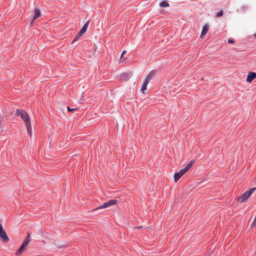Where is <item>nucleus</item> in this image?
<instances>
[{"label":"nucleus","instance_id":"obj_1","mask_svg":"<svg viewBox=\"0 0 256 256\" xmlns=\"http://www.w3.org/2000/svg\"><path fill=\"white\" fill-rule=\"evenodd\" d=\"M16 114L17 116H20L22 119L24 120L26 124L28 134L30 136H32V130L30 117L28 114L24 110L18 109L16 111Z\"/></svg>","mask_w":256,"mask_h":256},{"label":"nucleus","instance_id":"obj_6","mask_svg":"<svg viewBox=\"0 0 256 256\" xmlns=\"http://www.w3.org/2000/svg\"><path fill=\"white\" fill-rule=\"evenodd\" d=\"M256 78V73L254 72H250L246 78V82H251L254 78Z\"/></svg>","mask_w":256,"mask_h":256},{"label":"nucleus","instance_id":"obj_25","mask_svg":"<svg viewBox=\"0 0 256 256\" xmlns=\"http://www.w3.org/2000/svg\"><path fill=\"white\" fill-rule=\"evenodd\" d=\"M254 36L256 38V33L254 34Z\"/></svg>","mask_w":256,"mask_h":256},{"label":"nucleus","instance_id":"obj_22","mask_svg":"<svg viewBox=\"0 0 256 256\" xmlns=\"http://www.w3.org/2000/svg\"><path fill=\"white\" fill-rule=\"evenodd\" d=\"M36 19H34V16L32 18V21H31V22L30 24V25L32 26V23L34 22L35 20Z\"/></svg>","mask_w":256,"mask_h":256},{"label":"nucleus","instance_id":"obj_7","mask_svg":"<svg viewBox=\"0 0 256 256\" xmlns=\"http://www.w3.org/2000/svg\"><path fill=\"white\" fill-rule=\"evenodd\" d=\"M208 29H209L208 25V24H206L202 28L200 38L203 37L204 36H205L206 34V33L208 32Z\"/></svg>","mask_w":256,"mask_h":256},{"label":"nucleus","instance_id":"obj_9","mask_svg":"<svg viewBox=\"0 0 256 256\" xmlns=\"http://www.w3.org/2000/svg\"><path fill=\"white\" fill-rule=\"evenodd\" d=\"M156 74V72L154 70H152L148 75L146 78L144 80H147L148 82L153 78L154 76Z\"/></svg>","mask_w":256,"mask_h":256},{"label":"nucleus","instance_id":"obj_21","mask_svg":"<svg viewBox=\"0 0 256 256\" xmlns=\"http://www.w3.org/2000/svg\"><path fill=\"white\" fill-rule=\"evenodd\" d=\"M228 42H229L230 44H233L234 43V40H232V39H228Z\"/></svg>","mask_w":256,"mask_h":256},{"label":"nucleus","instance_id":"obj_19","mask_svg":"<svg viewBox=\"0 0 256 256\" xmlns=\"http://www.w3.org/2000/svg\"><path fill=\"white\" fill-rule=\"evenodd\" d=\"M256 226V217L254 218V221L251 224L250 227L251 228H254V227Z\"/></svg>","mask_w":256,"mask_h":256},{"label":"nucleus","instance_id":"obj_8","mask_svg":"<svg viewBox=\"0 0 256 256\" xmlns=\"http://www.w3.org/2000/svg\"><path fill=\"white\" fill-rule=\"evenodd\" d=\"M88 24H89V20L87 21L85 23V24L84 25L82 28L79 32L80 33V34H82V35H83L86 32Z\"/></svg>","mask_w":256,"mask_h":256},{"label":"nucleus","instance_id":"obj_17","mask_svg":"<svg viewBox=\"0 0 256 256\" xmlns=\"http://www.w3.org/2000/svg\"><path fill=\"white\" fill-rule=\"evenodd\" d=\"M132 74V72H130L128 73H126V74H124V76L126 75V78H125V80H128V78L131 76Z\"/></svg>","mask_w":256,"mask_h":256},{"label":"nucleus","instance_id":"obj_5","mask_svg":"<svg viewBox=\"0 0 256 256\" xmlns=\"http://www.w3.org/2000/svg\"><path fill=\"white\" fill-rule=\"evenodd\" d=\"M185 173L186 172L182 169L180 170L178 172L175 173L174 174V182H177Z\"/></svg>","mask_w":256,"mask_h":256},{"label":"nucleus","instance_id":"obj_10","mask_svg":"<svg viewBox=\"0 0 256 256\" xmlns=\"http://www.w3.org/2000/svg\"><path fill=\"white\" fill-rule=\"evenodd\" d=\"M194 160L191 161L182 170H184V172H186L192 166V165L194 164Z\"/></svg>","mask_w":256,"mask_h":256},{"label":"nucleus","instance_id":"obj_11","mask_svg":"<svg viewBox=\"0 0 256 256\" xmlns=\"http://www.w3.org/2000/svg\"><path fill=\"white\" fill-rule=\"evenodd\" d=\"M41 15L40 10L36 8L34 10V19H36L37 18H39Z\"/></svg>","mask_w":256,"mask_h":256},{"label":"nucleus","instance_id":"obj_18","mask_svg":"<svg viewBox=\"0 0 256 256\" xmlns=\"http://www.w3.org/2000/svg\"><path fill=\"white\" fill-rule=\"evenodd\" d=\"M222 15H223V12H222V10H221L218 12V14H216V16L220 17V16H222Z\"/></svg>","mask_w":256,"mask_h":256},{"label":"nucleus","instance_id":"obj_16","mask_svg":"<svg viewBox=\"0 0 256 256\" xmlns=\"http://www.w3.org/2000/svg\"><path fill=\"white\" fill-rule=\"evenodd\" d=\"M82 34H80V32L78 33V34L74 38L72 41V43H74V42L78 40L80 36H82Z\"/></svg>","mask_w":256,"mask_h":256},{"label":"nucleus","instance_id":"obj_14","mask_svg":"<svg viewBox=\"0 0 256 256\" xmlns=\"http://www.w3.org/2000/svg\"><path fill=\"white\" fill-rule=\"evenodd\" d=\"M30 236L29 234H28L26 240L24 241L22 244H24L26 246H27L28 244L30 242Z\"/></svg>","mask_w":256,"mask_h":256},{"label":"nucleus","instance_id":"obj_2","mask_svg":"<svg viewBox=\"0 0 256 256\" xmlns=\"http://www.w3.org/2000/svg\"><path fill=\"white\" fill-rule=\"evenodd\" d=\"M256 190V187L252 188L246 191L242 196L238 198V201L240 202H243L246 200Z\"/></svg>","mask_w":256,"mask_h":256},{"label":"nucleus","instance_id":"obj_3","mask_svg":"<svg viewBox=\"0 0 256 256\" xmlns=\"http://www.w3.org/2000/svg\"><path fill=\"white\" fill-rule=\"evenodd\" d=\"M118 200H111L108 202H104L103 204L101 205L98 208L94 209L93 210H96L98 209H102L109 208L112 206L117 204Z\"/></svg>","mask_w":256,"mask_h":256},{"label":"nucleus","instance_id":"obj_12","mask_svg":"<svg viewBox=\"0 0 256 256\" xmlns=\"http://www.w3.org/2000/svg\"><path fill=\"white\" fill-rule=\"evenodd\" d=\"M26 246L22 244L20 247L19 248V249L16 252V255H19L24 250V248Z\"/></svg>","mask_w":256,"mask_h":256},{"label":"nucleus","instance_id":"obj_15","mask_svg":"<svg viewBox=\"0 0 256 256\" xmlns=\"http://www.w3.org/2000/svg\"><path fill=\"white\" fill-rule=\"evenodd\" d=\"M170 4L168 2H167L166 1H162L161 2L160 4V7H168L169 6Z\"/></svg>","mask_w":256,"mask_h":256},{"label":"nucleus","instance_id":"obj_13","mask_svg":"<svg viewBox=\"0 0 256 256\" xmlns=\"http://www.w3.org/2000/svg\"><path fill=\"white\" fill-rule=\"evenodd\" d=\"M148 84V82L147 80H144L141 88V91L142 93H144V90H146V86Z\"/></svg>","mask_w":256,"mask_h":256},{"label":"nucleus","instance_id":"obj_23","mask_svg":"<svg viewBox=\"0 0 256 256\" xmlns=\"http://www.w3.org/2000/svg\"><path fill=\"white\" fill-rule=\"evenodd\" d=\"M126 50H124V51L122 52V54H121V58H122V56H123L126 54Z\"/></svg>","mask_w":256,"mask_h":256},{"label":"nucleus","instance_id":"obj_24","mask_svg":"<svg viewBox=\"0 0 256 256\" xmlns=\"http://www.w3.org/2000/svg\"><path fill=\"white\" fill-rule=\"evenodd\" d=\"M142 227V226H140L138 227L137 228H141Z\"/></svg>","mask_w":256,"mask_h":256},{"label":"nucleus","instance_id":"obj_4","mask_svg":"<svg viewBox=\"0 0 256 256\" xmlns=\"http://www.w3.org/2000/svg\"><path fill=\"white\" fill-rule=\"evenodd\" d=\"M0 238L4 242L8 240V238L1 224H0Z\"/></svg>","mask_w":256,"mask_h":256},{"label":"nucleus","instance_id":"obj_20","mask_svg":"<svg viewBox=\"0 0 256 256\" xmlns=\"http://www.w3.org/2000/svg\"><path fill=\"white\" fill-rule=\"evenodd\" d=\"M67 108H68V110L69 112H72L74 110H76L77 109L76 108H70L69 106H68L67 107Z\"/></svg>","mask_w":256,"mask_h":256}]
</instances>
